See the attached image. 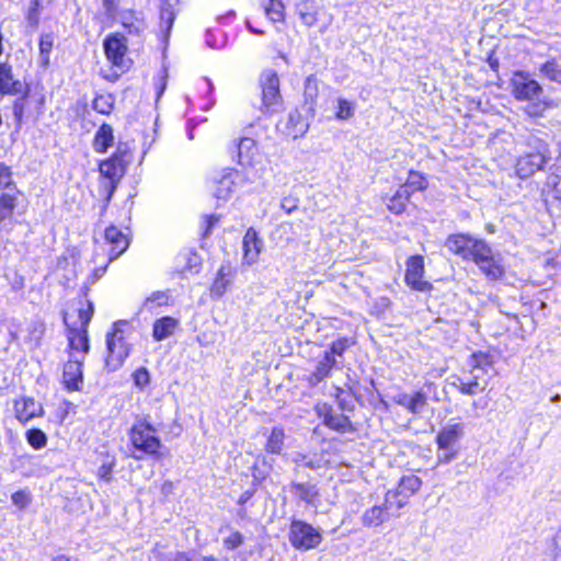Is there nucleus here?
Masks as SVG:
<instances>
[{"label":"nucleus","instance_id":"4be33fe9","mask_svg":"<svg viewBox=\"0 0 561 561\" xmlns=\"http://www.w3.org/2000/svg\"><path fill=\"white\" fill-rule=\"evenodd\" d=\"M82 363L78 359L68 360L64 366L62 379L67 389L78 390L82 383Z\"/></svg>","mask_w":561,"mask_h":561},{"label":"nucleus","instance_id":"f03ea898","mask_svg":"<svg viewBox=\"0 0 561 561\" xmlns=\"http://www.w3.org/2000/svg\"><path fill=\"white\" fill-rule=\"evenodd\" d=\"M125 327H127L126 321H117L114 323L113 331L106 335L107 356L105 358V368L108 371L119 369L129 356L130 347L125 339Z\"/></svg>","mask_w":561,"mask_h":561},{"label":"nucleus","instance_id":"f704fd0d","mask_svg":"<svg viewBox=\"0 0 561 561\" xmlns=\"http://www.w3.org/2000/svg\"><path fill=\"white\" fill-rule=\"evenodd\" d=\"M174 19H175V13L172 9L171 3H169L168 1L164 2L160 9V20H161V28L167 34L170 33V31L173 26Z\"/></svg>","mask_w":561,"mask_h":561},{"label":"nucleus","instance_id":"a878e982","mask_svg":"<svg viewBox=\"0 0 561 561\" xmlns=\"http://www.w3.org/2000/svg\"><path fill=\"white\" fill-rule=\"evenodd\" d=\"M20 195L21 193L18 188H14V192H5L0 194V224L5 219L11 218L14 209L18 206Z\"/></svg>","mask_w":561,"mask_h":561},{"label":"nucleus","instance_id":"1a4fd4ad","mask_svg":"<svg viewBox=\"0 0 561 561\" xmlns=\"http://www.w3.org/2000/svg\"><path fill=\"white\" fill-rule=\"evenodd\" d=\"M240 174L234 169H224L211 178L210 188L214 197L221 201H227L236 186L237 180Z\"/></svg>","mask_w":561,"mask_h":561},{"label":"nucleus","instance_id":"58836bf2","mask_svg":"<svg viewBox=\"0 0 561 561\" xmlns=\"http://www.w3.org/2000/svg\"><path fill=\"white\" fill-rule=\"evenodd\" d=\"M15 185L12 179L11 168L4 163H0V190H9L14 192Z\"/></svg>","mask_w":561,"mask_h":561},{"label":"nucleus","instance_id":"0e129e2a","mask_svg":"<svg viewBox=\"0 0 561 561\" xmlns=\"http://www.w3.org/2000/svg\"><path fill=\"white\" fill-rule=\"evenodd\" d=\"M553 559L554 561H561V527L553 537Z\"/></svg>","mask_w":561,"mask_h":561},{"label":"nucleus","instance_id":"6e6552de","mask_svg":"<svg viewBox=\"0 0 561 561\" xmlns=\"http://www.w3.org/2000/svg\"><path fill=\"white\" fill-rule=\"evenodd\" d=\"M424 257L422 255L410 256L407 261L404 280L408 286L416 291H430L433 285L424 280Z\"/></svg>","mask_w":561,"mask_h":561},{"label":"nucleus","instance_id":"052dcab7","mask_svg":"<svg viewBox=\"0 0 561 561\" xmlns=\"http://www.w3.org/2000/svg\"><path fill=\"white\" fill-rule=\"evenodd\" d=\"M457 455V449H439L437 454V460L439 463H448L450 462L455 456Z\"/></svg>","mask_w":561,"mask_h":561},{"label":"nucleus","instance_id":"338daca9","mask_svg":"<svg viewBox=\"0 0 561 561\" xmlns=\"http://www.w3.org/2000/svg\"><path fill=\"white\" fill-rule=\"evenodd\" d=\"M219 220L218 216L211 215V216H205L204 222L206 225L203 237H207L211 232V228L215 226V224Z\"/></svg>","mask_w":561,"mask_h":561},{"label":"nucleus","instance_id":"ddd939ff","mask_svg":"<svg viewBox=\"0 0 561 561\" xmlns=\"http://www.w3.org/2000/svg\"><path fill=\"white\" fill-rule=\"evenodd\" d=\"M390 499L391 492L388 491L386 494L383 505H374L373 507L366 510L363 513L360 520L364 527L375 528L388 520V503L390 502Z\"/></svg>","mask_w":561,"mask_h":561},{"label":"nucleus","instance_id":"3c124183","mask_svg":"<svg viewBox=\"0 0 561 561\" xmlns=\"http://www.w3.org/2000/svg\"><path fill=\"white\" fill-rule=\"evenodd\" d=\"M94 308L92 301H88V308L87 309H79V320H80V327L79 328H85L88 329V325L93 317Z\"/></svg>","mask_w":561,"mask_h":561},{"label":"nucleus","instance_id":"e2e57ef3","mask_svg":"<svg viewBox=\"0 0 561 561\" xmlns=\"http://www.w3.org/2000/svg\"><path fill=\"white\" fill-rule=\"evenodd\" d=\"M388 208L394 214H402L405 210V205L393 195L388 203Z\"/></svg>","mask_w":561,"mask_h":561},{"label":"nucleus","instance_id":"37998d69","mask_svg":"<svg viewBox=\"0 0 561 561\" xmlns=\"http://www.w3.org/2000/svg\"><path fill=\"white\" fill-rule=\"evenodd\" d=\"M546 185L551 190L553 198L561 199V174L551 172L547 176Z\"/></svg>","mask_w":561,"mask_h":561},{"label":"nucleus","instance_id":"a18cd8bd","mask_svg":"<svg viewBox=\"0 0 561 561\" xmlns=\"http://www.w3.org/2000/svg\"><path fill=\"white\" fill-rule=\"evenodd\" d=\"M284 5L280 1L271 0V5L265 9L266 15L274 22L280 21L284 15Z\"/></svg>","mask_w":561,"mask_h":561},{"label":"nucleus","instance_id":"5701e85b","mask_svg":"<svg viewBox=\"0 0 561 561\" xmlns=\"http://www.w3.org/2000/svg\"><path fill=\"white\" fill-rule=\"evenodd\" d=\"M15 416L19 421L25 423L36 416L43 409L41 404L32 398H21L14 402Z\"/></svg>","mask_w":561,"mask_h":561},{"label":"nucleus","instance_id":"a211bd4d","mask_svg":"<svg viewBox=\"0 0 561 561\" xmlns=\"http://www.w3.org/2000/svg\"><path fill=\"white\" fill-rule=\"evenodd\" d=\"M463 435V426L461 424H448L444 426L436 436L438 449L456 448L457 442Z\"/></svg>","mask_w":561,"mask_h":561},{"label":"nucleus","instance_id":"412c9836","mask_svg":"<svg viewBox=\"0 0 561 561\" xmlns=\"http://www.w3.org/2000/svg\"><path fill=\"white\" fill-rule=\"evenodd\" d=\"M64 322L68 329V342L71 350L89 352L88 329L70 327L67 317L64 316Z\"/></svg>","mask_w":561,"mask_h":561},{"label":"nucleus","instance_id":"aec40b11","mask_svg":"<svg viewBox=\"0 0 561 561\" xmlns=\"http://www.w3.org/2000/svg\"><path fill=\"white\" fill-rule=\"evenodd\" d=\"M22 91L23 84L20 80L14 79L12 66L7 62L0 64V93L16 95Z\"/></svg>","mask_w":561,"mask_h":561},{"label":"nucleus","instance_id":"de8ad7c7","mask_svg":"<svg viewBox=\"0 0 561 561\" xmlns=\"http://www.w3.org/2000/svg\"><path fill=\"white\" fill-rule=\"evenodd\" d=\"M111 159H115V161L123 163L125 167L130 162V153L125 144H119L117 146L116 151L110 157Z\"/></svg>","mask_w":561,"mask_h":561},{"label":"nucleus","instance_id":"13d9d810","mask_svg":"<svg viewBox=\"0 0 561 561\" xmlns=\"http://www.w3.org/2000/svg\"><path fill=\"white\" fill-rule=\"evenodd\" d=\"M299 201L294 196H286L282 199L280 207L287 213L291 214L298 208Z\"/></svg>","mask_w":561,"mask_h":561},{"label":"nucleus","instance_id":"603ef678","mask_svg":"<svg viewBox=\"0 0 561 561\" xmlns=\"http://www.w3.org/2000/svg\"><path fill=\"white\" fill-rule=\"evenodd\" d=\"M93 108L101 114H108L112 110V103L107 98L100 95L93 100Z\"/></svg>","mask_w":561,"mask_h":561},{"label":"nucleus","instance_id":"0eeeda50","mask_svg":"<svg viewBox=\"0 0 561 561\" xmlns=\"http://www.w3.org/2000/svg\"><path fill=\"white\" fill-rule=\"evenodd\" d=\"M126 168L123 163L115 161V159H106L99 165L100 173L103 178L108 180V183L104 185L106 192L104 208L108 205L112 199L114 192L122 178L126 173Z\"/></svg>","mask_w":561,"mask_h":561},{"label":"nucleus","instance_id":"bf43d9fd","mask_svg":"<svg viewBox=\"0 0 561 561\" xmlns=\"http://www.w3.org/2000/svg\"><path fill=\"white\" fill-rule=\"evenodd\" d=\"M491 362L489 355L484 353H474L472 355V366L476 368H483L484 366H490Z\"/></svg>","mask_w":561,"mask_h":561},{"label":"nucleus","instance_id":"864d4df0","mask_svg":"<svg viewBox=\"0 0 561 561\" xmlns=\"http://www.w3.org/2000/svg\"><path fill=\"white\" fill-rule=\"evenodd\" d=\"M243 542V536L239 531H233L224 540V546L229 550H234Z\"/></svg>","mask_w":561,"mask_h":561},{"label":"nucleus","instance_id":"79ce46f5","mask_svg":"<svg viewBox=\"0 0 561 561\" xmlns=\"http://www.w3.org/2000/svg\"><path fill=\"white\" fill-rule=\"evenodd\" d=\"M297 10L299 18L305 25L311 26L317 22L316 12L308 5V3L299 4Z\"/></svg>","mask_w":561,"mask_h":561},{"label":"nucleus","instance_id":"4d7b16f0","mask_svg":"<svg viewBox=\"0 0 561 561\" xmlns=\"http://www.w3.org/2000/svg\"><path fill=\"white\" fill-rule=\"evenodd\" d=\"M11 499L12 502L20 508H25L31 502L30 495L25 491H18L13 493Z\"/></svg>","mask_w":561,"mask_h":561},{"label":"nucleus","instance_id":"bb28decb","mask_svg":"<svg viewBox=\"0 0 561 561\" xmlns=\"http://www.w3.org/2000/svg\"><path fill=\"white\" fill-rule=\"evenodd\" d=\"M422 481L419 477L411 474L401 478L397 491L391 492V496H403L405 499L412 496L420 488Z\"/></svg>","mask_w":561,"mask_h":561},{"label":"nucleus","instance_id":"c756f323","mask_svg":"<svg viewBox=\"0 0 561 561\" xmlns=\"http://www.w3.org/2000/svg\"><path fill=\"white\" fill-rule=\"evenodd\" d=\"M285 432L280 426H274L267 436L265 450L273 455H279L284 447Z\"/></svg>","mask_w":561,"mask_h":561},{"label":"nucleus","instance_id":"69168bd1","mask_svg":"<svg viewBox=\"0 0 561 561\" xmlns=\"http://www.w3.org/2000/svg\"><path fill=\"white\" fill-rule=\"evenodd\" d=\"M119 0H103V8L108 16H113L118 8Z\"/></svg>","mask_w":561,"mask_h":561},{"label":"nucleus","instance_id":"774afa93","mask_svg":"<svg viewBox=\"0 0 561 561\" xmlns=\"http://www.w3.org/2000/svg\"><path fill=\"white\" fill-rule=\"evenodd\" d=\"M182 255L187 257V263L184 266L185 270H192L193 267L199 265V257L196 253L187 252Z\"/></svg>","mask_w":561,"mask_h":561},{"label":"nucleus","instance_id":"f8f14e48","mask_svg":"<svg viewBox=\"0 0 561 561\" xmlns=\"http://www.w3.org/2000/svg\"><path fill=\"white\" fill-rule=\"evenodd\" d=\"M290 494L307 505L317 506L320 497V492L317 484L311 482H297L291 481L288 485Z\"/></svg>","mask_w":561,"mask_h":561},{"label":"nucleus","instance_id":"473e14b6","mask_svg":"<svg viewBox=\"0 0 561 561\" xmlns=\"http://www.w3.org/2000/svg\"><path fill=\"white\" fill-rule=\"evenodd\" d=\"M478 266L489 278L492 279H499L504 274L502 265L494 255L488 260V263H479Z\"/></svg>","mask_w":561,"mask_h":561},{"label":"nucleus","instance_id":"a19ab883","mask_svg":"<svg viewBox=\"0 0 561 561\" xmlns=\"http://www.w3.org/2000/svg\"><path fill=\"white\" fill-rule=\"evenodd\" d=\"M405 184L413 191H423L427 186L426 179L416 171H410Z\"/></svg>","mask_w":561,"mask_h":561},{"label":"nucleus","instance_id":"5fc2aeb1","mask_svg":"<svg viewBox=\"0 0 561 561\" xmlns=\"http://www.w3.org/2000/svg\"><path fill=\"white\" fill-rule=\"evenodd\" d=\"M351 341L346 337H341L334 342H332L330 346V351L332 354H335L337 356H342L344 351L351 346Z\"/></svg>","mask_w":561,"mask_h":561},{"label":"nucleus","instance_id":"c85d7f7f","mask_svg":"<svg viewBox=\"0 0 561 561\" xmlns=\"http://www.w3.org/2000/svg\"><path fill=\"white\" fill-rule=\"evenodd\" d=\"M231 283L230 270L221 266L217 273L216 279L210 288V295L213 298H220L227 291Z\"/></svg>","mask_w":561,"mask_h":561},{"label":"nucleus","instance_id":"4468645a","mask_svg":"<svg viewBox=\"0 0 561 561\" xmlns=\"http://www.w3.org/2000/svg\"><path fill=\"white\" fill-rule=\"evenodd\" d=\"M319 414L323 417V424L339 433L353 431V424L350 416L334 413L330 405L324 404Z\"/></svg>","mask_w":561,"mask_h":561},{"label":"nucleus","instance_id":"393cba45","mask_svg":"<svg viewBox=\"0 0 561 561\" xmlns=\"http://www.w3.org/2000/svg\"><path fill=\"white\" fill-rule=\"evenodd\" d=\"M179 322L172 317H162L154 321L152 336L156 341H163L174 333Z\"/></svg>","mask_w":561,"mask_h":561},{"label":"nucleus","instance_id":"680f3d73","mask_svg":"<svg viewBox=\"0 0 561 561\" xmlns=\"http://www.w3.org/2000/svg\"><path fill=\"white\" fill-rule=\"evenodd\" d=\"M412 193L413 191L404 183L397 190L394 195L397 196V199H400L403 205H405Z\"/></svg>","mask_w":561,"mask_h":561},{"label":"nucleus","instance_id":"c9c22d12","mask_svg":"<svg viewBox=\"0 0 561 561\" xmlns=\"http://www.w3.org/2000/svg\"><path fill=\"white\" fill-rule=\"evenodd\" d=\"M27 443L34 448V449H41L46 446L47 444V436L46 434L38 428H32L28 430L25 434Z\"/></svg>","mask_w":561,"mask_h":561},{"label":"nucleus","instance_id":"72a5a7b5","mask_svg":"<svg viewBox=\"0 0 561 561\" xmlns=\"http://www.w3.org/2000/svg\"><path fill=\"white\" fill-rule=\"evenodd\" d=\"M54 46V37L50 34H44L39 39V60L42 66L48 67L49 55Z\"/></svg>","mask_w":561,"mask_h":561},{"label":"nucleus","instance_id":"39448f33","mask_svg":"<svg viewBox=\"0 0 561 561\" xmlns=\"http://www.w3.org/2000/svg\"><path fill=\"white\" fill-rule=\"evenodd\" d=\"M512 94L518 101H540L543 96L542 87L526 71H515L510 80Z\"/></svg>","mask_w":561,"mask_h":561},{"label":"nucleus","instance_id":"49530a36","mask_svg":"<svg viewBox=\"0 0 561 561\" xmlns=\"http://www.w3.org/2000/svg\"><path fill=\"white\" fill-rule=\"evenodd\" d=\"M134 383L136 387L144 389L150 382V375L147 368L140 367L133 374Z\"/></svg>","mask_w":561,"mask_h":561},{"label":"nucleus","instance_id":"2eb2a0df","mask_svg":"<svg viewBox=\"0 0 561 561\" xmlns=\"http://www.w3.org/2000/svg\"><path fill=\"white\" fill-rule=\"evenodd\" d=\"M105 240L111 244L110 250V261L117 259L121 254H123L128 245L129 240L126 234H124L117 227L110 226L105 229L104 232Z\"/></svg>","mask_w":561,"mask_h":561},{"label":"nucleus","instance_id":"6ab92c4d","mask_svg":"<svg viewBox=\"0 0 561 561\" xmlns=\"http://www.w3.org/2000/svg\"><path fill=\"white\" fill-rule=\"evenodd\" d=\"M318 95L319 80L316 78V76L310 75L305 80L302 106L304 111L306 112V115H309L310 117L314 116Z\"/></svg>","mask_w":561,"mask_h":561},{"label":"nucleus","instance_id":"09e8293b","mask_svg":"<svg viewBox=\"0 0 561 561\" xmlns=\"http://www.w3.org/2000/svg\"><path fill=\"white\" fill-rule=\"evenodd\" d=\"M168 304V296L163 291H156L144 302V308H152V305L164 306Z\"/></svg>","mask_w":561,"mask_h":561},{"label":"nucleus","instance_id":"6e6d98bb","mask_svg":"<svg viewBox=\"0 0 561 561\" xmlns=\"http://www.w3.org/2000/svg\"><path fill=\"white\" fill-rule=\"evenodd\" d=\"M114 466H115L114 460L102 463L98 470L99 478L106 482L111 481L112 480V471H113Z\"/></svg>","mask_w":561,"mask_h":561},{"label":"nucleus","instance_id":"7ed1b4c3","mask_svg":"<svg viewBox=\"0 0 561 561\" xmlns=\"http://www.w3.org/2000/svg\"><path fill=\"white\" fill-rule=\"evenodd\" d=\"M288 539L291 546L298 550H310L317 548L322 541L320 530L311 524L293 519L289 527Z\"/></svg>","mask_w":561,"mask_h":561},{"label":"nucleus","instance_id":"dca6fc26","mask_svg":"<svg viewBox=\"0 0 561 561\" xmlns=\"http://www.w3.org/2000/svg\"><path fill=\"white\" fill-rule=\"evenodd\" d=\"M476 239L465 233H455L450 234L446 241L445 247L453 252L461 256L465 260H469L472 254L471 245L474 243Z\"/></svg>","mask_w":561,"mask_h":561},{"label":"nucleus","instance_id":"4c0bfd02","mask_svg":"<svg viewBox=\"0 0 561 561\" xmlns=\"http://www.w3.org/2000/svg\"><path fill=\"white\" fill-rule=\"evenodd\" d=\"M457 380L459 383L453 382V386H455L462 394L474 396L484 389L480 387L478 376H474L473 380L470 382H463L460 378H457Z\"/></svg>","mask_w":561,"mask_h":561},{"label":"nucleus","instance_id":"b1692460","mask_svg":"<svg viewBox=\"0 0 561 561\" xmlns=\"http://www.w3.org/2000/svg\"><path fill=\"white\" fill-rule=\"evenodd\" d=\"M114 142V130L108 124H102L93 139V148L99 153H105Z\"/></svg>","mask_w":561,"mask_h":561},{"label":"nucleus","instance_id":"f257e3e1","mask_svg":"<svg viewBox=\"0 0 561 561\" xmlns=\"http://www.w3.org/2000/svg\"><path fill=\"white\" fill-rule=\"evenodd\" d=\"M529 151L520 156L515 164L516 174L520 179H527L541 170L549 161L548 145L538 137L530 136L527 140Z\"/></svg>","mask_w":561,"mask_h":561},{"label":"nucleus","instance_id":"7c9ffc66","mask_svg":"<svg viewBox=\"0 0 561 561\" xmlns=\"http://www.w3.org/2000/svg\"><path fill=\"white\" fill-rule=\"evenodd\" d=\"M256 151V142L254 139L243 137L238 144V157L240 164H250Z\"/></svg>","mask_w":561,"mask_h":561},{"label":"nucleus","instance_id":"2f4dec72","mask_svg":"<svg viewBox=\"0 0 561 561\" xmlns=\"http://www.w3.org/2000/svg\"><path fill=\"white\" fill-rule=\"evenodd\" d=\"M470 252H472L470 259L473 260L477 265L479 263H488V260L493 255L490 245L479 239H476L474 243L471 245Z\"/></svg>","mask_w":561,"mask_h":561},{"label":"nucleus","instance_id":"ea45409f","mask_svg":"<svg viewBox=\"0 0 561 561\" xmlns=\"http://www.w3.org/2000/svg\"><path fill=\"white\" fill-rule=\"evenodd\" d=\"M540 72L551 81H561V69L554 60L545 62L540 67Z\"/></svg>","mask_w":561,"mask_h":561},{"label":"nucleus","instance_id":"8fccbe9b","mask_svg":"<svg viewBox=\"0 0 561 561\" xmlns=\"http://www.w3.org/2000/svg\"><path fill=\"white\" fill-rule=\"evenodd\" d=\"M294 462L296 463V467L294 469L295 474H298L300 466H305V467H307L309 469H313V470L319 468L318 462L313 461L312 459H308L307 456L302 455V454L296 455L294 458Z\"/></svg>","mask_w":561,"mask_h":561},{"label":"nucleus","instance_id":"20e7f679","mask_svg":"<svg viewBox=\"0 0 561 561\" xmlns=\"http://www.w3.org/2000/svg\"><path fill=\"white\" fill-rule=\"evenodd\" d=\"M262 99L260 110L264 113L275 112L282 103L279 78L275 70H264L260 76Z\"/></svg>","mask_w":561,"mask_h":561},{"label":"nucleus","instance_id":"9b49d317","mask_svg":"<svg viewBox=\"0 0 561 561\" xmlns=\"http://www.w3.org/2000/svg\"><path fill=\"white\" fill-rule=\"evenodd\" d=\"M394 404L405 408L412 414H421L427 405V394L424 391H415L413 394L399 392L391 397Z\"/></svg>","mask_w":561,"mask_h":561},{"label":"nucleus","instance_id":"cd10ccee","mask_svg":"<svg viewBox=\"0 0 561 561\" xmlns=\"http://www.w3.org/2000/svg\"><path fill=\"white\" fill-rule=\"evenodd\" d=\"M244 257L249 262H254L260 253V241L253 228L247 230L243 237Z\"/></svg>","mask_w":561,"mask_h":561},{"label":"nucleus","instance_id":"f3484780","mask_svg":"<svg viewBox=\"0 0 561 561\" xmlns=\"http://www.w3.org/2000/svg\"><path fill=\"white\" fill-rule=\"evenodd\" d=\"M309 115L304 117L298 110H293L288 114L284 133L294 139L304 136L309 128Z\"/></svg>","mask_w":561,"mask_h":561},{"label":"nucleus","instance_id":"e433bc0d","mask_svg":"<svg viewBox=\"0 0 561 561\" xmlns=\"http://www.w3.org/2000/svg\"><path fill=\"white\" fill-rule=\"evenodd\" d=\"M355 104L345 99H337V111L335 117L340 121H346L354 116Z\"/></svg>","mask_w":561,"mask_h":561},{"label":"nucleus","instance_id":"c03bdc74","mask_svg":"<svg viewBox=\"0 0 561 561\" xmlns=\"http://www.w3.org/2000/svg\"><path fill=\"white\" fill-rule=\"evenodd\" d=\"M42 9V0H31L27 11V21L31 25L38 24Z\"/></svg>","mask_w":561,"mask_h":561},{"label":"nucleus","instance_id":"423d86ee","mask_svg":"<svg viewBox=\"0 0 561 561\" xmlns=\"http://www.w3.org/2000/svg\"><path fill=\"white\" fill-rule=\"evenodd\" d=\"M154 432L156 430L150 423L139 422L135 424L130 430V440L134 447L144 454H157L161 443L158 437L152 435Z\"/></svg>","mask_w":561,"mask_h":561},{"label":"nucleus","instance_id":"9d476101","mask_svg":"<svg viewBox=\"0 0 561 561\" xmlns=\"http://www.w3.org/2000/svg\"><path fill=\"white\" fill-rule=\"evenodd\" d=\"M104 50L107 59L116 67L125 66L127 41L123 34L116 33L104 39Z\"/></svg>","mask_w":561,"mask_h":561}]
</instances>
